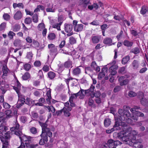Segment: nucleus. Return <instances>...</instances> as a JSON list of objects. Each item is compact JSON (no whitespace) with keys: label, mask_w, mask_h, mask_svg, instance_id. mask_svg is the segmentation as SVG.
I'll list each match as a JSON object with an SVG mask.
<instances>
[{"label":"nucleus","mask_w":148,"mask_h":148,"mask_svg":"<svg viewBox=\"0 0 148 148\" xmlns=\"http://www.w3.org/2000/svg\"><path fill=\"white\" fill-rule=\"evenodd\" d=\"M72 62L71 61L69 60L64 63V66L66 68H71L72 67Z\"/></svg>","instance_id":"28"},{"label":"nucleus","mask_w":148,"mask_h":148,"mask_svg":"<svg viewBox=\"0 0 148 148\" xmlns=\"http://www.w3.org/2000/svg\"><path fill=\"white\" fill-rule=\"evenodd\" d=\"M82 67L81 66H78L74 69L72 71L73 75L76 76H78L81 73V71L80 67Z\"/></svg>","instance_id":"15"},{"label":"nucleus","mask_w":148,"mask_h":148,"mask_svg":"<svg viewBox=\"0 0 148 148\" xmlns=\"http://www.w3.org/2000/svg\"><path fill=\"white\" fill-rule=\"evenodd\" d=\"M89 3V1L88 0H84L82 4L83 7L85 8H86Z\"/></svg>","instance_id":"54"},{"label":"nucleus","mask_w":148,"mask_h":148,"mask_svg":"<svg viewBox=\"0 0 148 148\" xmlns=\"http://www.w3.org/2000/svg\"><path fill=\"white\" fill-rule=\"evenodd\" d=\"M64 26L65 30L67 33L71 32L73 29V27L71 24L65 23Z\"/></svg>","instance_id":"16"},{"label":"nucleus","mask_w":148,"mask_h":148,"mask_svg":"<svg viewBox=\"0 0 148 148\" xmlns=\"http://www.w3.org/2000/svg\"><path fill=\"white\" fill-rule=\"evenodd\" d=\"M13 6L14 9H15L17 7L21 9H23L24 8V5L22 3H13Z\"/></svg>","instance_id":"25"},{"label":"nucleus","mask_w":148,"mask_h":148,"mask_svg":"<svg viewBox=\"0 0 148 148\" xmlns=\"http://www.w3.org/2000/svg\"><path fill=\"white\" fill-rule=\"evenodd\" d=\"M32 20L33 21L37 23L38 22V16L37 14H34L32 16Z\"/></svg>","instance_id":"44"},{"label":"nucleus","mask_w":148,"mask_h":148,"mask_svg":"<svg viewBox=\"0 0 148 148\" xmlns=\"http://www.w3.org/2000/svg\"><path fill=\"white\" fill-rule=\"evenodd\" d=\"M136 94L132 91H130L129 92L128 95L130 97H134L136 95Z\"/></svg>","instance_id":"60"},{"label":"nucleus","mask_w":148,"mask_h":148,"mask_svg":"<svg viewBox=\"0 0 148 148\" xmlns=\"http://www.w3.org/2000/svg\"><path fill=\"white\" fill-rule=\"evenodd\" d=\"M18 96V105L20 107L25 103V97L22 95H20L19 93L17 94Z\"/></svg>","instance_id":"10"},{"label":"nucleus","mask_w":148,"mask_h":148,"mask_svg":"<svg viewBox=\"0 0 148 148\" xmlns=\"http://www.w3.org/2000/svg\"><path fill=\"white\" fill-rule=\"evenodd\" d=\"M6 131H0V139L3 144L8 145L10 138V132L5 133Z\"/></svg>","instance_id":"3"},{"label":"nucleus","mask_w":148,"mask_h":148,"mask_svg":"<svg viewBox=\"0 0 148 148\" xmlns=\"http://www.w3.org/2000/svg\"><path fill=\"white\" fill-rule=\"evenodd\" d=\"M3 108L6 109H9L11 107V106L10 104L5 102H3Z\"/></svg>","instance_id":"53"},{"label":"nucleus","mask_w":148,"mask_h":148,"mask_svg":"<svg viewBox=\"0 0 148 148\" xmlns=\"http://www.w3.org/2000/svg\"><path fill=\"white\" fill-rule=\"evenodd\" d=\"M9 87V85L6 82L5 83L3 84V85H1L0 86V88L3 90L5 89L8 88Z\"/></svg>","instance_id":"45"},{"label":"nucleus","mask_w":148,"mask_h":148,"mask_svg":"<svg viewBox=\"0 0 148 148\" xmlns=\"http://www.w3.org/2000/svg\"><path fill=\"white\" fill-rule=\"evenodd\" d=\"M33 56V54L32 52H28L27 53L26 58L29 60H31Z\"/></svg>","instance_id":"46"},{"label":"nucleus","mask_w":148,"mask_h":148,"mask_svg":"<svg viewBox=\"0 0 148 148\" xmlns=\"http://www.w3.org/2000/svg\"><path fill=\"white\" fill-rule=\"evenodd\" d=\"M48 47L49 49V54L51 57L54 59L57 54L58 53L57 47L52 44L48 45Z\"/></svg>","instance_id":"4"},{"label":"nucleus","mask_w":148,"mask_h":148,"mask_svg":"<svg viewBox=\"0 0 148 148\" xmlns=\"http://www.w3.org/2000/svg\"><path fill=\"white\" fill-rule=\"evenodd\" d=\"M69 42L71 45L75 44L76 43V40L75 38L73 36L70 37L69 38Z\"/></svg>","instance_id":"42"},{"label":"nucleus","mask_w":148,"mask_h":148,"mask_svg":"<svg viewBox=\"0 0 148 148\" xmlns=\"http://www.w3.org/2000/svg\"><path fill=\"white\" fill-rule=\"evenodd\" d=\"M12 132H14V133L17 136L22 134L21 129L19 127V125L18 123L16 122L13 127L10 128Z\"/></svg>","instance_id":"7"},{"label":"nucleus","mask_w":148,"mask_h":148,"mask_svg":"<svg viewBox=\"0 0 148 148\" xmlns=\"http://www.w3.org/2000/svg\"><path fill=\"white\" fill-rule=\"evenodd\" d=\"M130 59V57L129 56H127L123 58L121 61V63L122 64H126Z\"/></svg>","instance_id":"29"},{"label":"nucleus","mask_w":148,"mask_h":148,"mask_svg":"<svg viewBox=\"0 0 148 148\" xmlns=\"http://www.w3.org/2000/svg\"><path fill=\"white\" fill-rule=\"evenodd\" d=\"M52 136V133L51 132H42L40 135L41 137L46 142L48 141L47 136L51 137Z\"/></svg>","instance_id":"9"},{"label":"nucleus","mask_w":148,"mask_h":148,"mask_svg":"<svg viewBox=\"0 0 148 148\" xmlns=\"http://www.w3.org/2000/svg\"><path fill=\"white\" fill-rule=\"evenodd\" d=\"M111 121L110 119L108 118H106L104 121V125L106 127L109 126L110 124Z\"/></svg>","instance_id":"30"},{"label":"nucleus","mask_w":148,"mask_h":148,"mask_svg":"<svg viewBox=\"0 0 148 148\" xmlns=\"http://www.w3.org/2000/svg\"><path fill=\"white\" fill-rule=\"evenodd\" d=\"M5 120L2 119H0V131H6L8 129L7 127L5 125Z\"/></svg>","instance_id":"12"},{"label":"nucleus","mask_w":148,"mask_h":148,"mask_svg":"<svg viewBox=\"0 0 148 148\" xmlns=\"http://www.w3.org/2000/svg\"><path fill=\"white\" fill-rule=\"evenodd\" d=\"M83 28V25L82 24H77L75 26L74 29L75 31L78 32L82 31Z\"/></svg>","instance_id":"20"},{"label":"nucleus","mask_w":148,"mask_h":148,"mask_svg":"<svg viewBox=\"0 0 148 148\" xmlns=\"http://www.w3.org/2000/svg\"><path fill=\"white\" fill-rule=\"evenodd\" d=\"M30 132L33 134H35L37 132V129L35 127H32L29 129Z\"/></svg>","instance_id":"48"},{"label":"nucleus","mask_w":148,"mask_h":148,"mask_svg":"<svg viewBox=\"0 0 148 148\" xmlns=\"http://www.w3.org/2000/svg\"><path fill=\"white\" fill-rule=\"evenodd\" d=\"M7 62L6 61H4L2 62L1 64H3L2 67V71L3 74L2 76V78L4 79L5 77L7 74L8 73L9 70L7 66Z\"/></svg>","instance_id":"8"},{"label":"nucleus","mask_w":148,"mask_h":148,"mask_svg":"<svg viewBox=\"0 0 148 148\" xmlns=\"http://www.w3.org/2000/svg\"><path fill=\"white\" fill-rule=\"evenodd\" d=\"M100 95V93L98 92L96 93H95L94 92V91L92 93H91L90 94V96L92 97H95V98L97 97H99Z\"/></svg>","instance_id":"38"},{"label":"nucleus","mask_w":148,"mask_h":148,"mask_svg":"<svg viewBox=\"0 0 148 148\" xmlns=\"http://www.w3.org/2000/svg\"><path fill=\"white\" fill-rule=\"evenodd\" d=\"M15 34L12 31H10L8 34L10 39H12L13 38V36H15Z\"/></svg>","instance_id":"51"},{"label":"nucleus","mask_w":148,"mask_h":148,"mask_svg":"<svg viewBox=\"0 0 148 148\" xmlns=\"http://www.w3.org/2000/svg\"><path fill=\"white\" fill-rule=\"evenodd\" d=\"M56 74L52 71H49L47 73V77L50 80H53L56 77Z\"/></svg>","instance_id":"21"},{"label":"nucleus","mask_w":148,"mask_h":148,"mask_svg":"<svg viewBox=\"0 0 148 148\" xmlns=\"http://www.w3.org/2000/svg\"><path fill=\"white\" fill-rule=\"evenodd\" d=\"M38 29L39 30L41 31L42 29L45 28V25L43 23H40L39 24L38 26Z\"/></svg>","instance_id":"58"},{"label":"nucleus","mask_w":148,"mask_h":148,"mask_svg":"<svg viewBox=\"0 0 148 148\" xmlns=\"http://www.w3.org/2000/svg\"><path fill=\"white\" fill-rule=\"evenodd\" d=\"M41 65L40 62L39 61H36L34 63V65L36 67H39Z\"/></svg>","instance_id":"64"},{"label":"nucleus","mask_w":148,"mask_h":148,"mask_svg":"<svg viewBox=\"0 0 148 148\" xmlns=\"http://www.w3.org/2000/svg\"><path fill=\"white\" fill-rule=\"evenodd\" d=\"M135 114L137 116H135L134 117V116H133L132 118L135 120H138V117L137 116H141V117H143L144 116V114L138 111H136V112H135Z\"/></svg>","instance_id":"22"},{"label":"nucleus","mask_w":148,"mask_h":148,"mask_svg":"<svg viewBox=\"0 0 148 148\" xmlns=\"http://www.w3.org/2000/svg\"><path fill=\"white\" fill-rule=\"evenodd\" d=\"M138 98L140 100L144 98L143 94L142 92H140L138 94Z\"/></svg>","instance_id":"63"},{"label":"nucleus","mask_w":148,"mask_h":148,"mask_svg":"<svg viewBox=\"0 0 148 148\" xmlns=\"http://www.w3.org/2000/svg\"><path fill=\"white\" fill-rule=\"evenodd\" d=\"M48 37L50 40H53L55 38L56 35L54 33H51L48 35Z\"/></svg>","instance_id":"41"},{"label":"nucleus","mask_w":148,"mask_h":148,"mask_svg":"<svg viewBox=\"0 0 148 148\" xmlns=\"http://www.w3.org/2000/svg\"><path fill=\"white\" fill-rule=\"evenodd\" d=\"M112 42V40L110 38H107L104 39L103 43L107 45H109L111 44Z\"/></svg>","instance_id":"31"},{"label":"nucleus","mask_w":148,"mask_h":148,"mask_svg":"<svg viewBox=\"0 0 148 148\" xmlns=\"http://www.w3.org/2000/svg\"><path fill=\"white\" fill-rule=\"evenodd\" d=\"M21 43V40L19 39L15 40L14 41V45L15 47H18L20 46Z\"/></svg>","instance_id":"37"},{"label":"nucleus","mask_w":148,"mask_h":148,"mask_svg":"<svg viewBox=\"0 0 148 148\" xmlns=\"http://www.w3.org/2000/svg\"><path fill=\"white\" fill-rule=\"evenodd\" d=\"M79 96V94H77V93H76L73 94L70 97V100H71V99L72 100L75 99L77 98V96Z\"/></svg>","instance_id":"56"},{"label":"nucleus","mask_w":148,"mask_h":148,"mask_svg":"<svg viewBox=\"0 0 148 148\" xmlns=\"http://www.w3.org/2000/svg\"><path fill=\"white\" fill-rule=\"evenodd\" d=\"M117 67L116 65H113L111 66L109 69V71L111 73V75H114L116 73V70Z\"/></svg>","instance_id":"17"},{"label":"nucleus","mask_w":148,"mask_h":148,"mask_svg":"<svg viewBox=\"0 0 148 148\" xmlns=\"http://www.w3.org/2000/svg\"><path fill=\"white\" fill-rule=\"evenodd\" d=\"M20 119L21 121L23 123H25L27 121L26 117L24 116H21Z\"/></svg>","instance_id":"62"},{"label":"nucleus","mask_w":148,"mask_h":148,"mask_svg":"<svg viewBox=\"0 0 148 148\" xmlns=\"http://www.w3.org/2000/svg\"><path fill=\"white\" fill-rule=\"evenodd\" d=\"M125 72V67H120L119 70L118 72L121 74H123Z\"/></svg>","instance_id":"49"},{"label":"nucleus","mask_w":148,"mask_h":148,"mask_svg":"<svg viewBox=\"0 0 148 148\" xmlns=\"http://www.w3.org/2000/svg\"><path fill=\"white\" fill-rule=\"evenodd\" d=\"M92 72V70L91 69L90 67H88L85 68V73L88 74L90 76V73Z\"/></svg>","instance_id":"32"},{"label":"nucleus","mask_w":148,"mask_h":148,"mask_svg":"<svg viewBox=\"0 0 148 148\" xmlns=\"http://www.w3.org/2000/svg\"><path fill=\"white\" fill-rule=\"evenodd\" d=\"M121 144V142L118 140L114 141L113 139H109L107 142L106 145L109 148H116L117 145Z\"/></svg>","instance_id":"6"},{"label":"nucleus","mask_w":148,"mask_h":148,"mask_svg":"<svg viewBox=\"0 0 148 148\" xmlns=\"http://www.w3.org/2000/svg\"><path fill=\"white\" fill-rule=\"evenodd\" d=\"M5 114L6 115V118H9L12 117L13 115L12 111L10 110H8L5 111Z\"/></svg>","instance_id":"27"},{"label":"nucleus","mask_w":148,"mask_h":148,"mask_svg":"<svg viewBox=\"0 0 148 148\" xmlns=\"http://www.w3.org/2000/svg\"><path fill=\"white\" fill-rule=\"evenodd\" d=\"M133 42L132 41H130L127 40H125L123 42V45L127 47H131L132 46Z\"/></svg>","instance_id":"23"},{"label":"nucleus","mask_w":148,"mask_h":148,"mask_svg":"<svg viewBox=\"0 0 148 148\" xmlns=\"http://www.w3.org/2000/svg\"><path fill=\"white\" fill-rule=\"evenodd\" d=\"M22 17V15L21 12L18 10L14 14V18L16 20H18L21 19Z\"/></svg>","instance_id":"18"},{"label":"nucleus","mask_w":148,"mask_h":148,"mask_svg":"<svg viewBox=\"0 0 148 148\" xmlns=\"http://www.w3.org/2000/svg\"><path fill=\"white\" fill-rule=\"evenodd\" d=\"M130 109V107L127 106H124L123 107V109H119L118 111V116L114 115L115 119H116L117 121H115V124L113 126V127L110 130H106V132L108 134L111 133L115 130H122V125H125V123L122 121L128 119L129 123H132V119L129 118L131 116V114L129 110Z\"/></svg>","instance_id":"2"},{"label":"nucleus","mask_w":148,"mask_h":148,"mask_svg":"<svg viewBox=\"0 0 148 148\" xmlns=\"http://www.w3.org/2000/svg\"><path fill=\"white\" fill-rule=\"evenodd\" d=\"M140 102L142 105L145 106L147 105L148 101L147 99L144 98L141 100Z\"/></svg>","instance_id":"43"},{"label":"nucleus","mask_w":148,"mask_h":148,"mask_svg":"<svg viewBox=\"0 0 148 148\" xmlns=\"http://www.w3.org/2000/svg\"><path fill=\"white\" fill-rule=\"evenodd\" d=\"M65 18L63 15H60L58 16V22L60 24H62L63 21L65 20Z\"/></svg>","instance_id":"36"},{"label":"nucleus","mask_w":148,"mask_h":148,"mask_svg":"<svg viewBox=\"0 0 148 148\" xmlns=\"http://www.w3.org/2000/svg\"><path fill=\"white\" fill-rule=\"evenodd\" d=\"M121 88V87L120 86H117L114 88L113 91L114 92H116L120 91Z\"/></svg>","instance_id":"61"},{"label":"nucleus","mask_w":148,"mask_h":148,"mask_svg":"<svg viewBox=\"0 0 148 148\" xmlns=\"http://www.w3.org/2000/svg\"><path fill=\"white\" fill-rule=\"evenodd\" d=\"M139 65V62L136 60H134L132 63V66L133 68L134 69H136L138 68Z\"/></svg>","instance_id":"26"},{"label":"nucleus","mask_w":148,"mask_h":148,"mask_svg":"<svg viewBox=\"0 0 148 148\" xmlns=\"http://www.w3.org/2000/svg\"><path fill=\"white\" fill-rule=\"evenodd\" d=\"M129 81V80L128 79H125L120 83V85L121 86L126 85L128 84Z\"/></svg>","instance_id":"52"},{"label":"nucleus","mask_w":148,"mask_h":148,"mask_svg":"<svg viewBox=\"0 0 148 148\" xmlns=\"http://www.w3.org/2000/svg\"><path fill=\"white\" fill-rule=\"evenodd\" d=\"M31 67V66L30 64H26L24 65V69L27 71H29Z\"/></svg>","instance_id":"57"},{"label":"nucleus","mask_w":148,"mask_h":148,"mask_svg":"<svg viewBox=\"0 0 148 148\" xmlns=\"http://www.w3.org/2000/svg\"><path fill=\"white\" fill-rule=\"evenodd\" d=\"M91 40L93 43L95 44L98 43L100 39V37L98 36H92L91 37Z\"/></svg>","instance_id":"19"},{"label":"nucleus","mask_w":148,"mask_h":148,"mask_svg":"<svg viewBox=\"0 0 148 148\" xmlns=\"http://www.w3.org/2000/svg\"><path fill=\"white\" fill-rule=\"evenodd\" d=\"M4 19L6 21L9 20L10 18V16L7 13H5L3 15Z\"/></svg>","instance_id":"50"},{"label":"nucleus","mask_w":148,"mask_h":148,"mask_svg":"<svg viewBox=\"0 0 148 148\" xmlns=\"http://www.w3.org/2000/svg\"><path fill=\"white\" fill-rule=\"evenodd\" d=\"M32 117L35 119H36L38 117V114L34 112H32L31 113Z\"/></svg>","instance_id":"59"},{"label":"nucleus","mask_w":148,"mask_h":148,"mask_svg":"<svg viewBox=\"0 0 148 148\" xmlns=\"http://www.w3.org/2000/svg\"><path fill=\"white\" fill-rule=\"evenodd\" d=\"M95 88V86L92 84L89 89L85 90L81 89L77 94H79V96L82 95L84 96L86 95L90 96V93L93 92Z\"/></svg>","instance_id":"5"},{"label":"nucleus","mask_w":148,"mask_h":148,"mask_svg":"<svg viewBox=\"0 0 148 148\" xmlns=\"http://www.w3.org/2000/svg\"><path fill=\"white\" fill-rule=\"evenodd\" d=\"M30 77L29 73L27 72H26L22 76V78L24 80H27Z\"/></svg>","instance_id":"34"},{"label":"nucleus","mask_w":148,"mask_h":148,"mask_svg":"<svg viewBox=\"0 0 148 148\" xmlns=\"http://www.w3.org/2000/svg\"><path fill=\"white\" fill-rule=\"evenodd\" d=\"M16 87L14 86L13 89L16 92L17 94L19 93L20 90L21 86V84L18 80L17 81Z\"/></svg>","instance_id":"24"},{"label":"nucleus","mask_w":148,"mask_h":148,"mask_svg":"<svg viewBox=\"0 0 148 148\" xmlns=\"http://www.w3.org/2000/svg\"><path fill=\"white\" fill-rule=\"evenodd\" d=\"M39 123L42 128V132H51L49 129L47 128V125L46 123H42L39 122Z\"/></svg>","instance_id":"13"},{"label":"nucleus","mask_w":148,"mask_h":148,"mask_svg":"<svg viewBox=\"0 0 148 148\" xmlns=\"http://www.w3.org/2000/svg\"><path fill=\"white\" fill-rule=\"evenodd\" d=\"M71 107L64 108H63V112L64 115L66 117H69L70 116L71 113L69 112L71 110Z\"/></svg>","instance_id":"14"},{"label":"nucleus","mask_w":148,"mask_h":148,"mask_svg":"<svg viewBox=\"0 0 148 148\" xmlns=\"http://www.w3.org/2000/svg\"><path fill=\"white\" fill-rule=\"evenodd\" d=\"M18 136L19 138L20 139L21 141L23 142H27L28 141L29 142L31 141L32 137L30 136H27L23 134L22 132V134L19 135H18Z\"/></svg>","instance_id":"11"},{"label":"nucleus","mask_w":148,"mask_h":148,"mask_svg":"<svg viewBox=\"0 0 148 148\" xmlns=\"http://www.w3.org/2000/svg\"><path fill=\"white\" fill-rule=\"evenodd\" d=\"M61 24L59 23H56L53 25V27L56 29L58 30H60V26Z\"/></svg>","instance_id":"40"},{"label":"nucleus","mask_w":148,"mask_h":148,"mask_svg":"<svg viewBox=\"0 0 148 148\" xmlns=\"http://www.w3.org/2000/svg\"><path fill=\"white\" fill-rule=\"evenodd\" d=\"M20 28V26L19 25L16 24L12 26V29L14 32H17L18 31Z\"/></svg>","instance_id":"33"},{"label":"nucleus","mask_w":148,"mask_h":148,"mask_svg":"<svg viewBox=\"0 0 148 148\" xmlns=\"http://www.w3.org/2000/svg\"><path fill=\"white\" fill-rule=\"evenodd\" d=\"M32 22V20L30 17L26 18L25 20V23L26 24H30Z\"/></svg>","instance_id":"55"},{"label":"nucleus","mask_w":148,"mask_h":148,"mask_svg":"<svg viewBox=\"0 0 148 148\" xmlns=\"http://www.w3.org/2000/svg\"><path fill=\"white\" fill-rule=\"evenodd\" d=\"M6 24L5 22H3L0 25V31H4L6 27Z\"/></svg>","instance_id":"39"},{"label":"nucleus","mask_w":148,"mask_h":148,"mask_svg":"<svg viewBox=\"0 0 148 148\" xmlns=\"http://www.w3.org/2000/svg\"><path fill=\"white\" fill-rule=\"evenodd\" d=\"M122 131L118 134V137L123 141L127 142L130 146H133V148H143V145L140 139H136L135 136L138 134V132L132 130L131 127L127 125H122Z\"/></svg>","instance_id":"1"},{"label":"nucleus","mask_w":148,"mask_h":148,"mask_svg":"<svg viewBox=\"0 0 148 148\" xmlns=\"http://www.w3.org/2000/svg\"><path fill=\"white\" fill-rule=\"evenodd\" d=\"M147 11V7L145 6L142 7L140 11L141 14H144L146 13Z\"/></svg>","instance_id":"47"},{"label":"nucleus","mask_w":148,"mask_h":148,"mask_svg":"<svg viewBox=\"0 0 148 148\" xmlns=\"http://www.w3.org/2000/svg\"><path fill=\"white\" fill-rule=\"evenodd\" d=\"M140 51L138 47H135L132 49L130 52L134 53L135 54H137Z\"/></svg>","instance_id":"35"}]
</instances>
